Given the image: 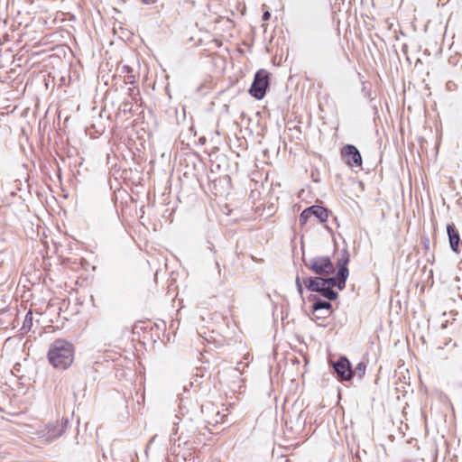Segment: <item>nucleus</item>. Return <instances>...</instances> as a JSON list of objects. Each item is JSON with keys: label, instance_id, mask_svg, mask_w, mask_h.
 <instances>
[{"label": "nucleus", "instance_id": "nucleus-1", "mask_svg": "<svg viewBox=\"0 0 462 462\" xmlns=\"http://www.w3.org/2000/svg\"><path fill=\"white\" fill-rule=\"evenodd\" d=\"M50 363L59 369H67L74 359V346L64 339H56L48 351Z\"/></svg>", "mask_w": 462, "mask_h": 462}, {"label": "nucleus", "instance_id": "nucleus-2", "mask_svg": "<svg viewBox=\"0 0 462 462\" xmlns=\"http://www.w3.org/2000/svg\"><path fill=\"white\" fill-rule=\"evenodd\" d=\"M337 273L326 279V283L319 291L322 297L331 301L338 298V293L333 288L337 287L339 291L344 290L349 275L348 262H337Z\"/></svg>", "mask_w": 462, "mask_h": 462}, {"label": "nucleus", "instance_id": "nucleus-3", "mask_svg": "<svg viewBox=\"0 0 462 462\" xmlns=\"http://www.w3.org/2000/svg\"><path fill=\"white\" fill-rule=\"evenodd\" d=\"M269 87V73L264 69L258 70L249 89V93L254 98L261 100L266 94Z\"/></svg>", "mask_w": 462, "mask_h": 462}, {"label": "nucleus", "instance_id": "nucleus-4", "mask_svg": "<svg viewBox=\"0 0 462 462\" xmlns=\"http://www.w3.org/2000/svg\"><path fill=\"white\" fill-rule=\"evenodd\" d=\"M333 372L339 382H348L352 379V365L346 356H340L331 364Z\"/></svg>", "mask_w": 462, "mask_h": 462}, {"label": "nucleus", "instance_id": "nucleus-5", "mask_svg": "<svg viewBox=\"0 0 462 462\" xmlns=\"http://www.w3.org/2000/svg\"><path fill=\"white\" fill-rule=\"evenodd\" d=\"M305 266L318 274L319 277L328 278L329 275L337 273V266L336 267L334 262H310L308 263L304 262Z\"/></svg>", "mask_w": 462, "mask_h": 462}, {"label": "nucleus", "instance_id": "nucleus-6", "mask_svg": "<svg viewBox=\"0 0 462 462\" xmlns=\"http://www.w3.org/2000/svg\"><path fill=\"white\" fill-rule=\"evenodd\" d=\"M68 424L69 420L64 418L61 420L48 423L46 425V440L52 442L60 438L64 433Z\"/></svg>", "mask_w": 462, "mask_h": 462}, {"label": "nucleus", "instance_id": "nucleus-7", "mask_svg": "<svg viewBox=\"0 0 462 462\" xmlns=\"http://www.w3.org/2000/svg\"><path fill=\"white\" fill-rule=\"evenodd\" d=\"M342 156L351 168L362 166V156L358 149L353 144H346L342 149Z\"/></svg>", "mask_w": 462, "mask_h": 462}, {"label": "nucleus", "instance_id": "nucleus-8", "mask_svg": "<svg viewBox=\"0 0 462 462\" xmlns=\"http://www.w3.org/2000/svg\"><path fill=\"white\" fill-rule=\"evenodd\" d=\"M309 301L312 302V311L315 312H326V315L332 314V305L330 303L331 300H321L315 294H310L308 297Z\"/></svg>", "mask_w": 462, "mask_h": 462}, {"label": "nucleus", "instance_id": "nucleus-9", "mask_svg": "<svg viewBox=\"0 0 462 462\" xmlns=\"http://www.w3.org/2000/svg\"><path fill=\"white\" fill-rule=\"evenodd\" d=\"M447 233L448 236L450 248L454 252H458L460 236L457 230L455 228L453 224H448L447 226Z\"/></svg>", "mask_w": 462, "mask_h": 462}, {"label": "nucleus", "instance_id": "nucleus-10", "mask_svg": "<svg viewBox=\"0 0 462 462\" xmlns=\"http://www.w3.org/2000/svg\"><path fill=\"white\" fill-rule=\"evenodd\" d=\"M310 214L316 217L320 223H325L328 217V210L321 206L313 205L310 207Z\"/></svg>", "mask_w": 462, "mask_h": 462}, {"label": "nucleus", "instance_id": "nucleus-11", "mask_svg": "<svg viewBox=\"0 0 462 462\" xmlns=\"http://www.w3.org/2000/svg\"><path fill=\"white\" fill-rule=\"evenodd\" d=\"M366 365L364 362H360L356 366L352 368V378L356 375L359 379H362L365 374Z\"/></svg>", "mask_w": 462, "mask_h": 462}, {"label": "nucleus", "instance_id": "nucleus-12", "mask_svg": "<svg viewBox=\"0 0 462 462\" xmlns=\"http://www.w3.org/2000/svg\"><path fill=\"white\" fill-rule=\"evenodd\" d=\"M32 319H33L32 312V311H28L26 316H25V319L23 320V326L21 328V330L23 333H27L28 331H30V329H31V328L32 326Z\"/></svg>", "mask_w": 462, "mask_h": 462}, {"label": "nucleus", "instance_id": "nucleus-13", "mask_svg": "<svg viewBox=\"0 0 462 462\" xmlns=\"http://www.w3.org/2000/svg\"><path fill=\"white\" fill-rule=\"evenodd\" d=\"M326 279L327 278H323V277H319V276L314 277V282L312 284V288H310V291L319 293L321 287H323L324 284L326 283Z\"/></svg>", "mask_w": 462, "mask_h": 462}, {"label": "nucleus", "instance_id": "nucleus-14", "mask_svg": "<svg viewBox=\"0 0 462 462\" xmlns=\"http://www.w3.org/2000/svg\"><path fill=\"white\" fill-rule=\"evenodd\" d=\"M454 280L457 282L456 287L460 290L462 287V262H457V272L454 276Z\"/></svg>", "mask_w": 462, "mask_h": 462}, {"label": "nucleus", "instance_id": "nucleus-15", "mask_svg": "<svg viewBox=\"0 0 462 462\" xmlns=\"http://www.w3.org/2000/svg\"><path fill=\"white\" fill-rule=\"evenodd\" d=\"M310 207H309V208H305V209L300 213V217H299V224H300V226H305V225L307 224V222L309 221V219H310V217H311V215L310 214Z\"/></svg>", "mask_w": 462, "mask_h": 462}, {"label": "nucleus", "instance_id": "nucleus-16", "mask_svg": "<svg viewBox=\"0 0 462 462\" xmlns=\"http://www.w3.org/2000/svg\"><path fill=\"white\" fill-rule=\"evenodd\" d=\"M302 284L303 282H302V278L300 276V274L298 273L296 278H295V285H296V288H297V291L299 292L300 295H302L303 294V287H302Z\"/></svg>", "mask_w": 462, "mask_h": 462}, {"label": "nucleus", "instance_id": "nucleus-17", "mask_svg": "<svg viewBox=\"0 0 462 462\" xmlns=\"http://www.w3.org/2000/svg\"><path fill=\"white\" fill-rule=\"evenodd\" d=\"M330 315H326V312H315L312 311V317L311 319L318 322L319 320L325 319Z\"/></svg>", "mask_w": 462, "mask_h": 462}, {"label": "nucleus", "instance_id": "nucleus-18", "mask_svg": "<svg viewBox=\"0 0 462 462\" xmlns=\"http://www.w3.org/2000/svg\"><path fill=\"white\" fill-rule=\"evenodd\" d=\"M124 81L125 84L134 85L135 84V77L133 73L126 74L124 76Z\"/></svg>", "mask_w": 462, "mask_h": 462}, {"label": "nucleus", "instance_id": "nucleus-19", "mask_svg": "<svg viewBox=\"0 0 462 462\" xmlns=\"http://www.w3.org/2000/svg\"><path fill=\"white\" fill-rule=\"evenodd\" d=\"M302 282L305 287L310 291V288H312V284L314 282V277H303Z\"/></svg>", "mask_w": 462, "mask_h": 462}, {"label": "nucleus", "instance_id": "nucleus-20", "mask_svg": "<svg viewBox=\"0 0 462 462\" xmlns=\"http://www.w3.org/2000/svg\"><path fill=\"white\" fill-rule=\"evenodd\" d=\"M128 94L133 97L134 100H136V96L139 95V89L134 86L133 88H128Z\"/></svg>", "mask_w": 462, "mask_h": 462}, {"label": "nucleus", "instance_id": "nucleus-21", "mask_svg": "<svg viewBox=\"0 0 462 462\" xmlns=\"http://www.w3.org/2000/svg\"><path fill=\"white\" fill-rule=\"evenodd\" d=\"M122 73H124L125 75H126V74H130V73L132 74V73H133V69H132V68H130V67H129V66H127V65H124V66L122 67Z\"/></svg>", "mask_w": 462, "mask_h": 462}, {"label": "nucleus", "instance_id": "nucleus-22", "mask_svg": "<svg viewBox=\"0 0 462 462\" xmlns=\"http://www.w3.org/2000/svg\"><path fill=\"white\" fill-rule=\"evenodd\" d=\"M270 17H271V14H270V12H269V11H265V12H263V17H262L263 21H267V20H269V19H270Z\"/></svg>", "mask_w": 462, "mask_h": 462}, {"label": "nucleus", "instance_id": "nucleus-23", "mask_svg": "<svg viewBox=\"0 0 462 462\" xmlns=\"http://www.w3.org/2000/svg\"><path fill=\"white\" fill-rule=\"evenodd\" d=\"M141 1H142V3H143L145 5H150L154 2V0H141Z\"/></svg>", "mask_w": 462, "mask_h": 462}, {"label": "nucleus", "instance_id": "nucleus-24", "mask_svg": "<svg viewBox=\"0 0 462 462\" xmlns=\"http://www.w3.org/2000/svg\"><path fill=\"white\" fill-rule=\"evenodd\" d=\"M320 260H326V261H328L329 258L328 257H322Z\"/></svg>", "mask_w": 462, "mask_h": 462}, {"label": "nucleus", "instance_id": "nucleus-25", "mask_svg": "<svg viewBox=\"0 0 462 462\" xmlns=\"http://www.w3.org/2000/svg\"><path fill=\"white\" fill-rule=\"evenodd\" d=\"M156 436H153L152 439L150 440V443L152 442L155 439Z\"/></svg>", "mask_w": 462, "mask_h": 462}, {"label": "nucleus", "instance_id": "nucleus-26", "mask_svg": "<svg viewBox=\"0 0 462 462\" xmlns=\"http://www.w3.org/2000/svg\"><path fill=\"white\" fill-rule=\"evenodd\" d=\"M216 266H217V269L219 268L218 262H216Z\"/></svg>", "mask_w": 462, "mask_h": 462}, {"label": "nucleus", "instance_id": "nucleus-27", "mask_svg": "<svg viewBox=\"0 0 462 462\" xmlns=\"http://www.w3.org/2000/svg\"><path fill=\"white\" fill-rule=\"evenodd\" d=\"M258 260L257 258L252 257V261Z\"/></svg>", "mask_w": 462, "mask_h": 462}]
</instances>
